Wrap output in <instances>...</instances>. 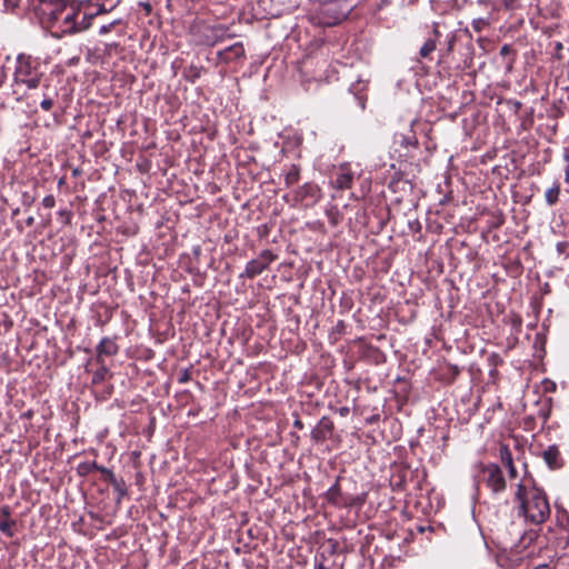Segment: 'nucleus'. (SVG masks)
<instances>
[{
	"label": "nucleus",
	"instance_id": "obj_21",
	"mask_svg": "<svg viewBox=\"0 0 569 569\" xmlns=\"http://www.w3.org/2000/svg\"><path fill=\"white\" fill-rule=\"evenodd\" d=\"M54 100L49 92H43V99L40 102L41 108L44 111H49L53 107Z\"/></svg>",
	"mask_w": 569,
	"mask_h": 569
},
{
	"label": "nucleus",
	"instance_id": "obj_20",
	"mask_svg": "<svg viewBox=\"0 0 569 569\" xmlns=\"http://www.w3.org/2000/svg\"><path fill=\"white\" fill-rule=\"evenodd\" d=\"M472 28L477 32H481L485 28L489 27V21L486 18H477L472 20Z\"/></svg>",
	"mask_w": 569,
	"mask_h": 569
},
{
	"label": "nucleus",
	"instance_id": "obj_35",
	"mask_svg": "<svg viewBox=\"0 0 569 569\" xmlns=\"http://www.w3.org/2000/svg\"><path fill=\"white\" fill-rule=\"evenodd\" d=\"M295 426H296V427H298V428H300V429L302 428V423H301V421H299V420H296Z\"/></svg>",
	"mask_w": 569,
	"mask_h": 569
},
{
	"label": "nucleus",
	"instance_id": "obj_5",
	"mask_svg": "<svg viewBox=\"0 0 569 569\" xmlns=\"http://www.w3.org/2000/svg\"><path fill=\"white\" fill-rule=\"evenodd\" d=\"M274 259L276 256L270 250H263L256 259H252L247 263V277L254 278L262 273Z\"/></svg>",
	"mask_w": 569,
	"mask_h": 569
},
{
	"label": "nucleus",
	"instance_id": "obj_11",
	"mask_svg": "<svg viewBox=\"0 0 569 569\" xmlns=\"http://www.w3.org/2000/svg\"><path fill=\"white\" fill-rule=\"evenodd\" d=\"M542 456H543V460L546 461V463L548 465V467L550 469H559L563 465L562 458L560 456V451L557 446H549L543 451Z\"/></svg>",
	"mask_w": 569,
	"mask_h": 569
},
{
	"label": "nucleus",
	"instance_id": "obj_15",
	"mask_svg": "<svg viewBox=\"0 0 569 569\" xmlns=\"http://www.w3.org/2000/svg\"><path fill=\"white\" fill-rule=\"evenodd\" d=\"M341 495V490L338 483L333 485L328 491H327V499L329 502L333 505H343V502L339 501V497Z\"/></svg>",
	"mask_w": 569,
	"mask_h": 569
},
{
	"label": "nucleus",
	"instance_id": "obj_13",
	"mask_svg": "<svg viewBox=\"0 0 569 569\" xmlns=\"http://www.w3.org/2000/svg\"><path fill=\"white\" fill-rule=\"evenodd\" d=\"M60 4H66V3L62 1H59L56 4H53V3H47L43 0L42 12L50 18L52 23H59L60 18L64 14V13H61V11H60Z\"/></svg>",
	"mask_w": 569,
	"mask_h": 569
},
{
	"label": "nucleus",
	"instance_id": "obj_17",
	"mask_svg": "<svg viewBox=\"0 0 569 569\" xmlns=\"http://www.w3.org/2000/svg\"><path fill=\"white\" fill-rule=\"evenodd\" d=\"M108 375V369L106 366H101L99 369H97L92 377V383H100L106 379V376Z\"/></svg>",
	"mask_w": 569,
	"mask_h": 569
},
{
	"label": "nucleus",
	"instance_id": "obj_1",
	"mask_svg": "<svg viewBox=\"0 0 569 569\" xmlns=\"http://www.w3.org/2000/svg\"><path fill=\"white\" fill-rule=\"evenodd\" d=\"M516 498L520 502L521 515L529 522L539 525L549 518V501L541 489L536 487L528 488L526 485L519 483Z\"/></svg>",
	"mask_w": 569,
	"mask_h": 569
},
{
	"label": "nucleus",
	"instance_id": "obj_37",
	"mask_svg": "<svg viewBox=\"0 0 569 569\" xmlns=\"http://www.w3.org/2000/svg\"><path fill=\"white\" fill-rule=\"evenodd\" d=\"M32 221H33V219H32V218H29V219H28V224H31V223H32Z\"/></svg>",
	"mask_w": 569,
	"mask_h": 569
},
{
	"label": "nucleus",
	"instance_id": "obj_16",
	"mask_svg": "<svg viewBox=\"0 0 569 569\" xmlns=\"http://www.w3.org/2000/svg\"><path fill=\"white\" fill-rule=\"evenodd\" d=\"M437 48L436 39H428L420 48L419 54L421 58H428L431 52Z\"/></svg>",
	"mask_w": 569,
	"mask_h": 569
},
{
	"label": "nucleus",
	"instance_id": "obj_3",
	"mask_svg": "<svg viewBox=\"0 0 569 569\" xmlns=\"http://www.w3.org/2000/svg\"><path fill=\"white\" fill-rule=\"evenodd\" d=\"M478 483L485 485L492 493H500L506 489V479L501 468L496 463L479 462L476 466Z\"/></svg>",
	"mask_w": 569,
	"mask_h": 569
},
{
	"label": "nucleus",
	"instance_id": "obj_10",
	"mask_svg": "<svg viewBox=\"0 0 569 569\" xmlns=\"http://www.w3.org/2000/svg\"><path fill=\"white\" fill-rule=\"evenodd\" d=\"M119 350L118 345L111 338H102L97 347V361L102 363V357L114 356Z\"/></svg>",
	"mask_w": 569,
	"mask_h": 569
},
{
	"label": "nucleus",
	"instance_id": "obj_38",
	"mask_svg": "<svg viewBox=\"0 0 569 569\" xmlns=\"http://www.w3.org/2000/svg\"><path fill=\"white\" fill-rule=\"evenodd\" d=\"M337 569H340V568H337Z\"/></svg>",
	"mask_w": 569,
	"mask_h": 569
},
{
	"label": "nucleus",
	"instance_id": "obj_27",
	"mask_svg": "<svg viewBox=\"0 0 569 569\" xmlns=\"http://www.w3.org/2000/svg\"><path fill=\"white\" fill-rule=\"evenodd\" d=\"M113 26H114V23H113V22H112V23H109V24H104V26H102V27L100 28V30H99V33H100V34H106V33L110 32V31H111V29L113 28Z\"/></svg>",
	"mask_w": 569,
	"mask_h": 569
},
{
	"label": "nucleus",
	"instance_id": "obj_36",
	"mask_svg": "<svg viewBox=\"0 0 569 569\" xmlns=\"http://www.w3.org/2000/svg\"><path fill=\"white\" fill-rule=\"evenodd\" d=\"M433 33L436 34V37L439 36V31L437 29L433 30Z\"/></svg>",
	"mask_w": 569,
	"mask_h": 569
},
{
	"label": "nucleus",
	"instance_id": "obj_23",
	"mask_svg": "<svg viewBox=\"0 0 569 569\" xmlns=\"http://www.w3.org/2000/svg\"><path fill=\"white\" fill-rule=\"evenodd\" d=\"M299 179V172L296 167H292V169L287 173L286 182L287 184L296 183Z\"/></svg>",
	"mask_w": 569,
	"mask_h": 569
},
{
	"label": "nucleus",
	"instance_id": "obj_29",
	"mask_svg": "<svg viewBox=\"0 0 569 569\" xmlns=\"http://www.w3.org/2000/svg\"><path fill=\"white\" fill-rule=\"evenodd\" d=\"M6 80H7V73L4 71V68L0 66V87L3 86Z\"/></svg>",
	"mask_w": 569,
	"mask_h": 569
},
{
	"label": "nucleus",
	"instance_id": "obj_24",
	"mask_svg": "<svg viewBox=\"0 0 569 569\" xmlns=\"http://www.w3.org/2000/svg\"><path fill=\"white\" fill-rule=\"evenodd\" d=\"M501 459L506 467L513 465L512 456L507 448L501 450Z\"/></svg>",
	"mask_w": 569,
	"mask_h": 569
},
{
	"label": "nucleus",
	"instance_id": "obj_25",
	"mask_svg": "<svg viewBox=\"0 0 569 569\" xmlns=\"http://www.w3.org/2000/svg\"><path fill=\"white\" fill-rule=\"evenodd\" d=\"M401 138H402V139H401V141H400V144H401V146H406V147H408V146L416 147V146L418 144V141H417V139H416V137H415V136H411V137H408V138H406V137H401Z\"/></svg>",
	"mask_w": 569,
	"mask_h": 569
},
{
	"label": "nucleus",
	"instance_id": "obj_18",
	"mask_svg": "<svg viewBox=\"0 0 569 569\" xmlns=\"http://www.w3.org/2000/svg\"><path fill=\"white\" fill-rule=\"evenodd\" d=\"M92 16H82L81 21L77 22L76 32H80L90 28Z\"/></svg>",
	"mask_w": 569,
	"mask_h": 569
},
{
	"label": "nucleus",
	"instance_id": "obj_4",
	"mask_svg": "<svg viewBox=\"0 0 569 569\" xmlns=\"http://www.w3.org/2000/svg\"><path fill=\"white\" fill-rule=\"evenodd\" d=\"M193 30L198 36L197 41L203 46H214L229 37L228 29L221 24L198 23L193 27Z\"/></svg>",
	"mask_w": 569,
	"mask_h": 569
},
{
	"label": "nucleus",
	"instance_id": "obj_28",
	"mask_svg": "<svg viewBox=\"0 0 569 569\" xmlns=\"http://www.w3.org/2000/svg\"><path fill=\"white\" fill-rule=\"evenodd\" d=\"M507 468H508L509 478L510 479L517 478V469H516L515 465L507 466Z\"/></svg>",
	"mask_w": 569,
	"mask_h": 569
},
{
	"label": "nucleus",
	"instance_id": "obj_26",
	"mask_svg": "<svg viewBox=\"0 0 569 569\" xmlns=\"http://www.w3.org/2000/svg\"><path fill=\"white\" fill-rule=\"evenodd\" d=\"M42 204L44 208L51 209L56 206V199L52 194H48L42 199Z\"/></svg>",
	"mask_w": 569,
	"mask_h": 569
},
{
	"label": "nucleus",
	"instance_id": "obj_31",
	"mask_svg": "<svg viewBox=\"0 0 569 569\" xmlns=\"http://www.w3.org/2000/svg\"><path fill=\"white\" fill-rule=\"evenodd\" d=\"M509 51H510V47H509L508 44H505V46H502V47H501V49H500V54H501V56H506V54H508V53H509Z\"/></svg>",
	"mask_w": 569,
	"mask_h": 569
},
{
	"label": "nucleus",
	"instance_id": "obj_9",
	"mask_svg": "<svg viewBox=\"0 0 569 569\" xmlns=\"http://www.w3.org/2000/svg\"><path fill=\"white\" fill-rule=\"evenodd\" d=\"M352 181L353 172L351 171L350 166L348 163L341 164L333 182L335 187L340 190L349 189L352 186Z\"/></svg>",
	"mask_w": 569,
	"mask_h": 569
},
{
	"label": "nucleus",
	"instance_id": "obj_33",
	"mask_svg": "<svg viewBox=\"0 0 569 569\" xmlns=\"http://www.w3.org/2000/svg\"><path fill=\"white\" fill-rule=\"evenodd\" d=\"M317 569H330L329 566H327L325 562H320L317 567Z\"/></svg>",
	"mask_w": 569,
	"mask_h": 569
},
{
	"label": "nucleus",
	"instance_id": "obj_7",
	"mask_svg": "<svg viewBox=\"0 0 569 569\" xmlns=\"http://www.w3.org/2000/svg\"><path fill=\"white\" fill-rule=\"evenodd\" d=\"M219 61L223 63H230L240 58L244 57V48L241 42H236L232 46L218 51L217 53Z\"/></svg>",
	"mask_w": 569,
	"mask_h": 569
},
{
	"label": "nucleus",
	"instance_id": "obj_32",
	"mask_svg": "<svg viewBox=\"0 0 569 569\" xmlns=\"http://www.w3.org/2000/svg\"><path fill=\"white\" fill-rule=\"evenodd\" d=\"M565 181L567 183H569V164L566 167V170H565Z\"/></svg>",
	"mask_w": 569,
	"mask_h": 569
},
{
	"label": "nucleus",
	"instance_id": "obj_14",
	"mask_svg": "<svg viewBox=\"0 0 569 569\" xmlns=\"http://www.w3.org/2000/svg\"><path fill=\"white\" fill-rule=\"evenodd\" d=\"M559 193H560V186H559V183H556L552 188H550L546 191L545 198H546L547 203L549 206H553L558 201Z\"/></svg>",
	"mask_w": 569,
	"mask_h": 569
},
{
	"label": "nucleus",
	"instance_id": "obj_30",
	"mask_svg": "<svg viewBox=\"0 0 569 569\" xmlns=\"http://www.w3.org/2000/svg\"><path fill=\"white\" fill-rule=\"evenodd\" d=\"M7 8L14 9L19 6V0H4Z\"/></svg>",
	"mask_w": 569,
	"mask_h": 569
},
{
	"label": "nucleus",
	"instance_id": "obj_2",
	"mask_svg": "<svg viewBox=\"0 0 569 569\" xmlns=\"http://www.w3.org/2000/svg\"><path fill=\"white\" fill-rule=\"evenodd\" d=\"M44 72L38 58L20 53L16 59L13 83L16 87H26L28 90L37 89L42 81Z\"/></svg>",
	"mask_w": 569,
	"mask_h": 569
},
{
	"label": "nucleus",
	"instance_id": "obj_34",
	"mask_svg": "<svg viewBox=\"0 0 569 569\" xmlns=\"http://www.w3.org/2000/svg\"><path fill=\"white\" fill-rule=\"evenodd\" d=\"M535 569H551L548 565H541L536 567Z\"/></svg>",
	"mask_w": 569,
	"mask_h": 569
},
{
	"label": "nucleus",
	"instance_id": "obj_22",
	"mask_svg": "<svg viewBox=\"0 0 569 569\" xmlns=\"http://www.w3.org/2000/svg\"><path fill=\"white\" fill-rule=\"evenodd\" d=\"M365 501H366V496L365 495L356 496V497H352L349 501H345L343 506H347V507H352V506L361 507L365 503Z\"/></svg>",
	"mask_w": 569,
	"mask_h": 569
},
{
	"label": "nucleus",
	"instance_id": "obj_12",
	"mask_svg": "<svg viewBox=\"0 0 569 569\" xmlns=\"http://www.w3.org/2000/svg\"><path fill=\"white\" fill-rule=\"evenodd\" d=\"M1 519H0V531L8 537H13L14 532L12 527L16 526L14 520H10V510L8 507H4L0 510Z\"/></svg>",
	"mask_w": 569,
	"mask_h": 569
},
{
	"label": "nucleus",
	"instance_id": "obj_6",
	"mask_svg": "<svg viewBox=\"0 0 569 569\" xmlns=\"http://www.w3.org/2000/svg\"><path fill=\"white\" fill-rule=\"evenodd\" d=\"M61 13H64L60 18V22L57 23L62 33H74L77 21L74 20L78 16V12L74 11L72 7H68L67 4H60Z\"/></svg>",
	"mask_w": 569,
	"mask_h": 569
},
{
	"label": "nucleus",
	"instance_id": "obj_19",
	"mask_svg": "<svg viewBox=\"0 0 569 569\" xmlns=\"http://www.w3.org/2000/svg\"><path fill=\"white\" fill-rule=\"evenodd\" d=\"M501 8L507 11L517 10L520 7V0H499Z\"/></svg>",
	"mask_w": 569,
	"mask_h": 569
},
{
	"label": "nucleus",
	"instance_id": "obj_8",
	"mask_svg": "<svg viewBox=\"0 0 569 569\" xmlns=\"http://www.w3.org/2000/svg\"><path fill=\"white\" fill-rule=\"evenodd\" d=\"M92 467L101 473H108V482L113 487V490L118 493V502L127 495V487L123 479H118L111 470L106 467L93 463Z\"/></svg>",
	"mask_w": 569,
	"mask_h": 569
}]
</instances>
